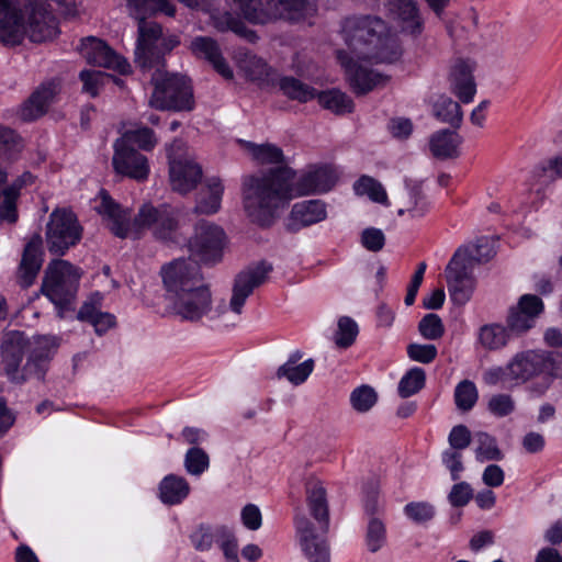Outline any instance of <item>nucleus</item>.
Segmentation results:
<instances>
[{"label": "nucleus", "instance_id": "1", "mask_svg": "<svg viewBox=\"0 0 562 562\" xmlns=\"http://www.w3.org/2000/svg\"><path fill=\"white\" fill-rule=\"evenodd\" d=\"M130 15L138 23L135 63L150 71L154 86L149 105L157 110L191 111L194 105L190 80L178 74L164 71L165 56L180 44L176 34L162 33V27L147 18L161 12L173 16L175 5L169 0H126Z\"/></svg>", "mask_w": 562, "mask_h": 562}, {"label": "nucleus", "instance_id": "2", "mask_svg": "<svg viewBox=\"0 0 562 562\" xmlns=\"http://www.w3.org/2000/svg\"><path fill=\"white\" fill-rule=\"evenodd\" d=\"M336 170L330 166L314 167L294 183V171L288 167L269 172L248 176L243 181L244 207L252 222L269 225L279 207L290 200L329 191L337 181Z\"/></svg>", "mask_w": 562, "mask_h": 562}, {"label": "nucleus", "instance_id": "3", "mask_svg": "<svg viewBox=\"0 0 562 562\" xmlns=\"http://www.w3.org/2000/svg\"><path fill=\"white\" fill-rule=\"evenodd\" d=\"M165 290L166 312L181 321L196 323L203 317H220L225 304L213 312V299L209 284L203 280L196 262L189 259H175L160 270Z\"/></svg>", "mask_w": 562, "mask_h": 562}, {"label": "nucleus", "instance_id": "4", "mask_svg": "<svg viewBox=\"0 0 562 562\" xmlns=\"http://www.w3.org/2000/svg\"><path fill=\"white\" fill-rule=\"evenodd\" d=\"M341 32L351 55L357 59L394 63L401 57L396 40L386 23L375 15H353L342 22Z\"/></svg>", "mask_w": 562, "mask_h": 562}, {"label": "nucleus", "instance_id": "5", "mask_svg": "<svg viewBox=\"0 0 562 562\" xmlns=\"http://www.w3.org/2000/svg\"><path fill=\"white\" fill-rule=\"evenodd\" d=\"M306 502L318 527L304 515H295L294 526L300 546L310 562H330L326 535L329 529V509L326 490L319 481L306 483Z\"/></svg>", "mask_w": 562, "mask_h": 562}, {"label": "nucleus", "instance_id": "6", "mask_svg": "<svg viewBox=\"0 0 562 562\" xmlns=\"http://www.w3.org/2000/svg\"><path fill=\"white\" fill-rule=\"evenodd\" d=\"M180 212L169 204H143L135 215L132 236L137 238L143 232H149L156 239L177 244L182 239Z\"/></svg>", "mask_w": 562, "mask_h": 562}, {"label": "nucleus", "instance_id": "7", "mask_svg": "<svg viewBox=\"0 0 562 562\" xmlns=\"http://www.w3.org/2000/svg\"><path fill=\"white\" fill-rule=\"evenodd\" d=\"M481 248H486V252L473 255L467 249H458L446 268L450 296L459 305L465 304L474 290L475 282L470 271L472 263L486 262L495 255L494 249L485 241L479 245V249Z\"/></svg>", "mask_w": 562, "mask_h": 562}, {"label": "nucleus", "instance_id": "8", "mask_svg": "<svg viewBox=\"0 0 562 562\" xmlns=\"http://www.w3.org/2000/svg\"><path fill=\"white\" fill-rule=\"evenodd\" d=\"M82 276L80 268L67 260L56 259L48 263L42 283V292L56 306H68L75 299L79 280Z\"/></svg>", "mask_w": 562, "mask_h": 562}, {"label": "nucleus", "instance_id": "9", "mask_svg": "<svg viewBox=\"0 0 562 562\" xmlns=\"http://www.w3.org/2000/svg\"><path fill=\"white\" fill-rule=\"evenodd\" d=\"M171 189L181 194L192 191L202 179V168L187 144L175 139L166 147Z\"/></svg>", "mask_w": 562, "mask_h": 562}, {"label": "nucleus", "instance_id": "10", "mask_svg": "<svg viewBox=\"0 0 562 562\" xmlns=\"http://www.w3.org/2000/svg\"><path fill=\"white\" fill-rule=\"evenodd\" d=\"M45 235L49 252L63 256L80 241L82 227L75 213L66 209H57L49 215Z\"/></svg>", "mask_w": 562, "mask_h": 562}, {"label": "nucleus", "instance_id": "11", "mask_svg": "<svg viewBox=\"0 0 562 562\" xmlns=\"http://www.w3.org/2000/svg\"><path fill=\"white\" fill-rule=\"evenodd\" d=\"M225 233L218 225L199 221L194 233L188 240L191 257L205 265L216 263L222 259Z\"/></svg>", "mask_w": 562, "mask_h": 562}, {"label": "nucleus", "instance_id": "12", "mask_svg": "<svg viewBox=\"0 0 562 562\" xmlns=\"http://www.w3.org/2000/svg\"><path fill=\"white\" fill-rule=\"evenodd\" d=\"M25 36L34 43L54 38L57 33L56 18L47 10L43 0H29L22 9Z\"/></svg>", "mask_w": 562, "mask_h": 562}, {"label": "nucleus", "instance_id": "13", "mask_svg": "<svg viewBox=\"0 0 562 562\" xmlns=\"http://www.w3.org/2000/svg\"><path fill=\"white\" fill-rule=\"evenodd\" d=\"M272 266L266 261L248 266L238 272L234 280L233 293L229 300V310L236 315H240L246 300L254 290L266 282Z\"/></svg>", "mask_w": 562, "mask_h": 562}, {"label": "nucleus", "instance_id": "14", "mask_svg": "<svg viewBox=\"0 0 562 562\" xmlns=\"http://www.w3.org/2000/svg\"><path fill=\"white\" fill-rule=\"evenodd\" d=\"M30 348L31 342L24 333L11 330L3 334L0 342V364L9 381H19L18 368Z\"/></svg>", "mask_w": 562, "mask_h": 562}, {"label": "nucleus", "instance_id": "15", "mask_svg": "<svg viewBox=\"0 0 562 562\" xmlns=\"http://www.w3.org/2000/svg\"><path fill=\"white\" fill-rule=\"evenodd\" d=\"M113 148L112 165L116 173L136 181H144L148 178L149 164L145 155L133 146L125 145L124 142L115 140Z\"/></svg>", "mask_w": 562, "mask_h": 562}, {"label": "nucleus", "instance_id": "16", "mask_svg": "<svg viewBox=\"0 0 562 562\" xmlns=\"http://www.w3.org/2000/svg\"><path fill=\"white\" fill-rule=\"evenodd\" d=\"M79 50L88 64L113 69L122 75L130 70L127 60L99 38L90 36L81 40Z\"/></svg>", "mask_w": 562, "mask_h": 562}, {"label": "nucleus", "instance_id": "17", "mask_svg": "<svg viewBox=\"0 0 562 562\" xmlns=\"http://www.w3.org/2000/svg\"><path fill=\"white\" fill-rule=\"evenodd\" d=\"M546 350L529 349L515 353L506 364L508 378L516 383H526L544 373Z\"/></svg>", "mask_w": 562, "mask_h": 562}, {"label": "nucleus", "instance_id": "18", "mask_svg": "<svg viewBox=\"0 0 562 562\" xmlns=\"http://www.w3.org/2000/svg\"><path fill=\"white\" fill-rule=\"evenodd\" d=\"M340 64L344 66L351 88L357 94H364L379 85H383L387 79L362 65H359L355 55L346 52H338Z\"/></svg>", "mask_w": 562, "mask_h": 562}, {"label": "nucleus", "instance_id": "19", "mask_svg": "<svg viewBox=\"0 0 562 562\" xmlns=\"http://www.w3.org/2000/svg\"><path fill=\"white\" fill-rule=\"evenodd\" d=\"M95 210L102 215L113 235L119 238L132 236L133 228L128 210L116 203L105 190L100 191V203L95 206Z\"/></svg>", "mask_w": 562, "mask_h": 562}, {"label": "nucleus", "instance_id": "20", "mask_svg": "<svg viewBox=\"0 0 562 562\" xmlns=\"http://www.w3.org/2000/svg\"><path fill=\"white\" fill-rule=\"evenodd\" d=\"M24 37L22 8L10 0H0V43L4 46H16Z\"/></svg>", "mask_w": 562, "mask_h": 562}, {"label": "nucleus", "instance_id": "21", "mask_svg": "<svg viewBox=\"0 0 562 562\" xmlns=\"http://www.w3.org/2000/svg\"><path fill=\"white\" fill-rule=\"evenodd\" d=\"M386 5L402 33L412 37H417L423 33L424 20L415 0H386Z\"/></svg>", "mask_w": 562, "mask_h": 562}, {"label": "nucleus", "instance_id": "22", "mask_svg": "<svg viewBox=\"0 0 562 562\" xmlns=\"http://www.w3.org/2000/svg\"><path fill=\"white\" fill-rule=\"evenodd\" d=\"M59 89L60 85L56 79L43 82L24 102L20 110V116L24 121H33L45 114Z\"/></svg>", "mask_w": 562, "mask_h": 562}, {"label": "nucleus", "instance_id": "23", "mask_svg": "<svg viewBox=\"0 0 562 562\" xmlns=\"http://www.w3.org/2000/svg\"><path fill=\"white\" fill-rule=\"evenodd\" d=\"M38 348L31 350L25 364L18 368L19 381H10L14 384H23L29 380H44L50 358L49 339L42 337L37 340Z\"/></svg>", "mask_w": 562, "mask_h": 562}, {"label": "nucleus", "instance_id": "24", "mask_svg": "<svg viewBox=\"0 0 562 562\" xmlns=\"http://www.w3.org/2000/svg\"><path fill=\"white\" fill-rule=\"evenodd\" d=\"M43 265V239L36 234L25 245L19 266V282L23 288L33 284Z\"/></svg>", "mask_w": 562, "mask_h": 562}, {"label": "nucleus", "instance_id": "25", "mask_svg": "<svg viewBox=\"0 0 562 562\" xmlns=\"http://www.w3.org/2000/svg\"><path fill=\"white\" fill-rule=\"evenodd\" d=\"M189 48L195 57L207 60L225 79L233 78V70L222 56L220 46L214 38L196 36L191 41Z\"/></svg>", "mask_w": 562, "mask_h": 562}, {"label": "nucleus", "instance_id": "26", "mask_svg": "<svg viewBox=\"0 0 562 562\" xmlns=\"http://www.w3.org/2000/svg\"><path fill=\"white\" fill-rule=\"evenodd\" d=\"M473 69L474 66L470 61L458 60L450 71V89L463 103L472 102L476 92Z\"/></svg>", "mask_w": 562, "mask_h": 562}, {"label": "nucleus", "instance_id": "27", "mask_svg": "<svg viewBox=\"0 0 562 562\" xmlns=\"http://www.w3.org/2000/svg\"><path fill=\"white\" fill-rule=\"evenodd\" d=\"M326 205L319 200H308L295 203L289 218V229L299 231L326 218Z\"/></svg>", "mask_w": 562, "mask_h": 562}, {"label": "nucleus", "instance_id": "28", "mask_svg": "<svg viewBox=\"0 0 562 562\" xmlns=\"http://www.w3.org/2000/svg\"><path fill=\"white\" fill-rule=\"evenodd\" d=\"M271 8L273 21H301L316 12V7L310 0H267Z\"/></svg>", "mask_w": 562, "mask_h": 562}, {"label": "nucleus", "instance_id": "29", "mask_svg": "<svg viewBox=\"0 0 562 562\" xmlns=\"http://www.w3.org/2000/svg\"><path fill=\"white\" fill-rule=\"evenodd\" d=\"M33 182V176L24 172L10 187L0 192V218L9 223L18 220L15 202L20 194V190Z\"/></svg>", "mask_w": 562, "mask_h": 562}, {"label": "nucleus", "instance_id": "30", "mask_svg": "<svg viewBox=\"0 0 562 562\" xmlns=\"http://www.w3.org/2000/svg\"><path fill=\"white\" fill-rule=\"evenodd\" d=\"M224 187L218 178H210L198 194L195 213L214 214L221 207Z\"/></svg>", "mask_w": 562, "mask_h": 562}, {"label": "nucleus", "instance_id": "31", "mask_svg": "<svg viewBox=\"0 0 562 562\" xmlns=\"http://www.w3.org/2000/svg\"><path fill=\"white\" fill-rule=\"evenodd\" d=\"M303 355L299 350L292 352L286 362L279 367L277 376L279 379L285 378L294 385L305 382L314 369V360L307 359L299 363Z\"/></svg>", "mask_w": 562, "mask_h": 562}, {"label": "nucleus", "instance_id": "32", "mask_svg": "<svg viewBox=\"0 0 562 562\" xmlns=\"http://www.w3.org/2000/svg\"><path fill=\"white\" fill-rule=\"evenodd\" d=\"M462 142V137L457 132L440 130L431 135L429 148L436 158H453L459 155L458 148Z\"/></svg>", "mask_w": 562, "mask_h": 562}, {"label": "nucleus", "instance_id": "33", "mask_svg": "<svg viewBox=\"0 0 562 562\" xmlns=\"http://www.w3.org/2000/svg\"><path fill=\"white\" fill-rule=\"evenodd\" d=\"M189 493V482L182 476L168 474L159 483V498L165 505L181 504Z\"/></svg>", "mask_w": 562, "mask_h": 562}, {"label": "nucleus", "instance_id": "34", "mask_svg": "<svg viewBox=\"0 0 562 562\" xmlns=\"http://www.w3.org/2000/svg\"><path fill=\"white\" fill-rule=\"evenodd\" d=\"M278 88L284 97L301 103L308 102L317 95L315 88L292 76L279 78Z\"/></svg>", "mask_w": 562, "mask_h": 562}, {"label": "nucleus", "instance_id": "35", "mask_svg": "<svg viewBox=\"0 0 562 562\" xmlns=\"http://www.w3.org/2000/svg\"><path fill=\"white\" fill-rule=\"evenodd\" d=\"M234 7L245 20L254 24H267L273 21L271 8L261 0H233Z\"/></svg>", "mask_w": 562, "mask_h": 562}, {"label": "nucleus", "instance_id": "36", "mask_svg": "<svg viewBox=\"0 0 562 562\" xmlns=\"http://www.w3.org/2000/svg\"><path fill=\"white\" fill-rule=\"evenodd\" d=\"M432 113L442 123L459 128L463 121V112L460 104L447 95H440L432 105Z\"/></svg>", "mask_w": 562, "mask_h": 562}, {"label": "nucleus", "instance_id": "37", "mask_svg": "<svg viewBox=\"0 0 562 562\" xmlns=\"http://www.w3.org/2000/svg\"><path fill=\"white\" fill-rule=\"evenodd\" d=\"M509 340V329L499 324L484 325L479 331V341L487 350L504 348Z\"/></svg>", "mask_w": 562, "mask_h": 562}, {"label": "nucleus", "instance_id": "38", "mask_svg": "<svg viewBox=\"0 0 562 562\" xmlns=\"http://www.w3.org/2000/svg\"><path fill=\"white\" fill-rule=\"evenodd\" d=\"M319 104L335 114L342 115L353 111V101L346 93L333 89L317 93Z\"/></svg>", "mask_w": 562, "mask_h": 562}, {"label": "nucleus", "instance_id": "39", "mask_svg": "<svg viewBox=\"0 0 562 562\" xmlns=\"http://www.w3.org/2000/svg\"><path fill=\"white\" fill-rule=\"evenodd\" d=\"M212 19L214 26L218 31H233L237 35L245 37L250 42H255L258 38L257 34L254 31L249 30L243 21L234 16L228 11L213 14Z\"/></svg>", "mask_w": 562, "mask_h": 562}, {"label": "nucleus", "instance_id": "40", "mask_svg": "<svg viewBox=\"0 0 562 562\" xmlns=\"http://www.w3.org/2000/svg\"><path fill=\"white\" fill-rule=\"evenodd\" d=\"M477 447L475 448L476 461L484 463L486 461H501L504 453L497 446L496 439L485 431H479L474 435Z\"/></svg>", "mask_w": 562, "mask_h": 562}, {"label": "nucleus", "instance_id": "41", "mask_svg": "<svg viewBox=\"0 0 562 562\" xmlns=\"http://www.w3.org/2000/svg\"><path fill=\"white\" fill-rule=\"evenodd\" d=\"M245 149L260 164H279L283 161L282 149L273 144L257 145L251 142H241Z\"/></svg>", "mask_w": 562, "mask_h": 562}, {"label": "nucleus", "instance_id": "42", "mask_svg": "<svg viewBox=\"0 0 562 562\" xmlns=\"http://www.w3.org/2000/svg\"><path fill=\"white\" fill-rule=\"evenodd\" d=\"M426 380L425 370L418 367L412 368L408 370L398 383V395L402 398L409 397L417 392H419L424 385Z\"/></svg>", "mask_w": 562, "mask_h": 562}, {"label": "nucleus", "instance_id": "43", "mask_svg": "<svg viewBox=\"0 0 562 562\" xmlns=\"http://www.w3.org/2000/svg\"><path fill=\"white\" fill-rule=\"evenodd\" d=\"M353 190L358 195H368L370 200L376 203H386L387 194L383 186L372 177L362 176L353 184Z\"/></svg>", "mask_w": 562, "mask_h": 562}, {"label": "nucleus", "instance_id": "44", "mask_svg": "<svg viewBox=\"0 0 562 562\" xmlns=\"http://www.w3.org/2000/svg\"><path fill=\"white\" fill-rule=\"evenodd\" d=\"M124 142L127 146L137 145L143 150H151L157 145V138L153 130L140 127L126 131L122 137L116 139Z\"/></svg>", "mask_w": 562, "mask_h": 562}, {"label": "nucleus", "instance_id": "45", "mask_svg": "<svg viewBox=\"0 0 562 562\" xmlns=\"http://www.w3.org/2000/svg\"><path fill=\"white\" fill-rule=\"evenodd\" d=\"M479 392L474 382L462 380L454 389V403L458 409L469 412L476 404Z\"/></svg>", "mask_w": 562, "mask_h": 562}, {"label": "nucleus", "instance_id": "46", "mask_svg": "<svg viewBox=\"0 0 562 562\" xmlns=\"http://www.w3.org/2000/svg\"><path fill=\"white\" fill-rule=\"evenodd\" d=\"M22 148L21 137L12 128L0 125V158L14 159Z\"/></svg>", "mask_w": 562, "mask_h": 562}, {"label": "nucleus", "instance_id": "47", "mask_svg": "<svg viewBox=\"0 0 562 562\" xmlns=\"http://www.w3.org/2000/svg\"><path fill=\"white\" fill-rule=\"evenodd\" d=\"M358 333V325L352 318L348 316L340 317L334 336L336 346L342 349L350 347L355 342Z\"/></svg>", "mask_w": 562, "mask_h": 562}, {"label": "nucleus", "instance_id": "48", "mask_svg": "<svg viewBox=\"0 0 562 562\" xmlns=\"http://www.w3.org/2000/svg\"><path fill=\"white\" fill-rule=\"evenodd\" d=\"M386 541V528L382 519L371 517L368 521L366 543L372 553L378 552Z\"/></svg>", "mask_w": 562, "mask_h": 562}, {"label": "nucleus", "instance_id": "49", "mask_svg": "<svg viewBox=\"0 0 562 562\" xmlns=\"http://www.w3.org/2000/svg\"><path fill=\"white\" fill-rule=\"evenodd\" d=\"M378 401V394L370 385L356 387L350 394V404L358 413H367Z\"/></svg>", "mask_w": 562, "mask_h": 562}, {"label": "nucleus", "instance_id": "50", "mask_svg": "<svg viewBox=\"0 0 562 562\" xmlns=\"http://www.w3.org/2000/svg\"><path fill=\"white\" fill-rule=\"evenodd\" d=\"M210 467L209 454L199 447L190 448L184 456V469L194 476H200Z\"/></svg>", "mask_w": 562, "mask_h": 562}, {"label": "nucleus", "instance_id": "51", "mask_svg": "<svg viewBox=\"0 0 562 562\" xmlns=\"http://www.w3.org/2000/svg\"><path fill=\"white\" fill-rule=\"evenodd\" d=\"M241 68L251 81L258 82L268 80L271 72V68L267 63L256 55L247 56L243 61Z\"/></svg>", "mask_w": 562, "mask_h": 562}, {"label": "nucleus", "instance_id": "52", "mask_svg": "<svg viewBox=\"0 0 562 562\" xmlns=\"http://www.w3.org/2000/svg\"><path fill=\"white\" fill-rule=\"evenodd\" d=\"M515 400L506 393L494 394L488 398L487 411L495 417L502 418L514 413Z\"/></svg>", "mask_w": 562, "mask_h": 562}, {"label": "nucleus", "instance_id": "53", "mask_svg": "<svg viewBox=\"0 0 562 562\" xmlns=\"http://www.w3.org/2000/svg\"><path fill=\"white\" fill-rule=\"evenodd\" d=\"M419 334L429 340H436L443 336L445 326L437 314H426L418 324Z\"/></svg>", "mask_w": 562, "mask_h": 562}, {"label": "nucleus", "instance_id": "54", "mask_svg": "<svg viewBox=\"0 0 562 562\" xmlns=\"http://www.w3.org/2000/svg\"><path fill=\"white\" fill-rule=\"evenodd\" d=\"M190 540L198 551H207L213 542L217 541V527L212 528L207 525H200L191 535Z\"/></svg>", "mask_w": 562, "mask_h": 562}, {"label": "nucleus", "instance_id": "55", "mask_svg": "<svg viewBox=\"0 0 562 562\" xmlns=\"http://www.w3.org/2000/svg\"><path fill=\"white\" fill-rule=\"evenodd\" d=\"M535 324L536 321L518 307L514 306L509 310V314L507 316V327L509 331L516 335H521L531 329Z\"/></svg>", "mask_w": 562, "mask_h": 562}, {"label": "nucleus", "instance_id": "56", "mask_svg": "<svg viewBox=\"0 0 562 562\" xmlns=\"http://www.w3.org/2000/svg\"><path fill=\"white\" fill-rule=\"evenodd\" d=\"M80 79L83 82V90L92 97L98 94L99 86L104 85L106 81L113 80L116 83L119 82L112 76L99 70H82Z\"/></svg>", "mask_w": 562, "mask_h": 562}, {"label": "nucleus", "instance_id": "57", "mask_svg": "<svg viewBox=\"0 0 562 562\" xmlns=\"http://www.w3.org/2000/svg\"><path fill=\"white\" fill-rule=\"evenodd\" d=\"M428 210V203L425 196L422 194V190L418 186H414L409 190L408 206L398 211L400 215L407 212L412 217H422Z\"/></svg>", "mask_w": 562, "mask_h": 562}, {"label": "nucleus", "instance_id": "58", "mask_svg": "<svg viewBox=\"0 0 562 562\" xmlns=\"http://www.w3.org/2000/svg\"><path fill=\"white\" fill-rule=\"evenodd\" d=\"M405 515L416 524L429 521L435 516V508L429 503L412 502L404 507Z\"/></svg>", "mask_w": 562, "mask_h": 562}, {"label": "nucleus", "instance_id": "59", "mask_svg": "<svg viewBox=\"0 0 562 562\" xmlns=\"http://www.w3.org/2000/svg\"><path fill=\"white\" fill-rule=\"evenodd\" d=\"M217 543L225 560L238 557V542L233 531L226 526H217Z\"/></svg>", "mask_w": 562, "mask_h": 562}, {"label": "nucleus", "instance_id": "60", "mask_svg": "<svg viewBox=\"0 0 562 562\" xmlns=\"http://www.w3.org/2000/svg\"><path fill=\"white\" fill-rule=\"evenodd\" d=\"M437 353L435 345L409 344L407 346L408 357L416 362L430 363L436 359Z\"/></svg>", "mask_w": 562, "mask_h": 562}, {"label": "nucleus", "instance_id": "61", "mask_svg": "<svg viewBox=\"0 0 562 562\" xmlns=\"http://www.w3.org/2000/svg\"><path fill=\"white\" fill-rule=\"evenodd\" d=\"M385 244L384 233L375 227H368L361 233V245L369 251L378 252Z\"/></svg>", "mask_w": 562, "mask_h": 562}, {"label": "nucleus", "instance_id": "62", "mask_svg": "<svg viewBox=\"0 0 562 562\" xmlns=\"http://www.w3.org/2000/svg\"><path fill=\"white\" fill-rule=\"evenodd\" d=\"M102 300L101 293H93L80 307L78 319L91 323L101 313Z\"/></svg>", "mask_w": 562, "mask_h": 562}, {"label": "nucleus", "instance_id": "63", "mask_svg": "<svg viewBox=\"0 0 562 562\" xmlns=\"http://www.w3.org/2000/svg\"><path fill=\"white\" fill-rule=\"evenodd\" d=\"M471 431L465 425L452 427L448 436L450 449L462 451L471 443Z\"/></svg>", "mask_w": 562, "mask_h": 562}, {"label": "nucleus", "instance_id": "64", "mask_svg": "<svg viewBox=\"0 0 562 562\" xmlns=\"http://www.w3.org/2000/svg\"><path fill=\"white\" fill-rule=\"evenodd\" d=\"M516 307L524 311L525 314L535 321L542 314L544 305L542 300L535 294H524L520 296Z\"/></svg>", "mask_w": 562, "mask_h": 562}]
</instances>
